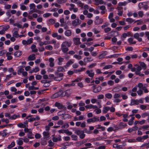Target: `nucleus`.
I'll list each match as a JSON object with an SVG mask.
<instances>
[{
	"instance_id": "nucleus-1",
	"label": "nucleus",
	"mask_w": 149,
	"mask_h": 149,
	"mask_svg": "<svg viewBox=\"0 0 149 149\" xmlns=\"http://www.w3.org/2000/svg\"><path fill=\"white\" fill-rule=\"evenodd\" d=\"M71 44V42L65 41L63 42L61 45V49L63 52L65 53L67 52L69 50L68 47H70Z\"/></svg>"
},
{
	"instance_id": "nucleus-2",
	"label": "nucleus",
	"mask_w": 149,
	"mask_h": 149,
	"mask_svg": "<svg viewBox=\"0 0 149 149\" xmlns=\"http://www.w3.org/2000/svg\"><path fill=\"white\" fill-rule=\"evenodd\" d=\"M144 34L145 33L143 32H141L139 33H136L134 35V37L138 41L141 42L142 41V38L139 37H143Z\"/></svg>"
},
{
	"instance_id": "nucleus-3",
	"label": "nucleus",
	"mask_w": 149,
	"mask_h": 149,
	"mask_svg": "<svg viewBox=\"0 0 149 149\" xmlns=\"http://www.w3.org/2000/svg\"><path fill=\"white\" fill-rule=\"evenodd\" d=\"M88 123H90L91 122L94 123L96 121H99V119L98 117H94L92 118H89L87 120Z\"/></svg>"
},
{
	"instance_id": "nucleus-4",
	"label": "nucleus",
	"mask_w": 149,
	"mask_h": 149,
	"mask_svg": "<svg viewBox=\"0 0 149 149\" xmlns=\"http://www.w3.org/2000/svg\"><path fill=\"white\" fill-rule=\"evenodd\" d=\"M81 23V21L79 19H76L72 22V24L73 26H76L79 25Z\"/></svg>"
},
{
	"instance_id": "nucleus-5",
	"label": "nucleus",
	"mask_w": 149,
	"mask_h": 149,
	"mask_svg": "<svg viewBox=\"0 0 149 149\" xmlns=\"http://www.w3.org/2000/svg\"><path fill=\"white\" fill-rule=\"evenodd\" d=\"M55 106L57 107L59 109H66V107L64 106L63 105L60 103L56 102L55 103Z\"/></svg>"
},
{
	"instance_id": "nucleus-6",
	"label": "nucleus",
	"mask_w": 149,
	"mask_h": 149,
	"mask_svg": "<svg viewBox=\"0 0 149 149\" xmlns=\"http://www.w3.org/2000/svg\"><path fill=\"white\" fill-rule=\"evenodd\" d=\"M93 71V70H87L86 71V73L88 75L89 77L93 78L95 74L94 72L92 73Z\"/></svg>"
},
{
	"instance_id": "nucleus-7",
	"label": "nucleus",
	"mask_w": 149,
	"mask_h": 149,
	"mask_svg": "<svg viewBox=\"0 0 149 149\" xmlns=\"http://www.w3.org/2000/svg\"><path fill=\"white\" fill-rule=\"evenodd\" d=\"M80 40V38H74L73 39L74 44L76 45H77L81 44V42Z\"/></svg>"
},
{
	"instance_id": "nucleus-8",
	"label": "nucleus",
	"mask_w": 149,
	"mask_h": 149,
	"mask_svg": "<svg viewBox=\"0 0 149 149\" xmlns=\"http://www.w3.org/2000/svg\"><path fill=\"white\" fill-rule=\"evenodd\" d=\"M139 104L138 100L132 99L131 100V102L130 105L132 106L134 105H138Z\"/></svg>"
},
{
	"instance_id": "nucleus-9",
	"label": "nucleus",
	"mask_w": 149,
	"mask_h": 149,
	"mask_svg": "<svg viewBox=\"0 0 149 149\" xmlns=\"http://www.w3.org/2000/svg\"><path fill=\"white\" fill-rule=\"evenodd\" d=\"M22 53L21 51L18 50L14 53V55L15 57H18L22 55Z\"/></svg>"
},
{
	"instance_id": "nucleus-10",
	"label": "nucleus",
	"mask_w": 149,
	"mask_h": 149,
	"mask_svg": "<svg viewBox=\"0 0 149 149\" xmlns=\"http://www.w3.org/2000/svg\"><path fill=\"white\" fill-rule=\"evenodd\" d=\"M107 52L106 51H103L102 53L100 54L98 56L99 58H103L104 56H106L107 54Z\"/></svg>"
},
{
	"instance_id": "nucleus-11",
	"label": "nucleus",
	"mask_w": 149,
	"mask_h": 149,
	"mask_svg": "<svg viewBox=\"0 0 149 149\" xmlns=\"http://www.w3.org/2000/svg\"><path fill=\"white\" fill-rule=\"evenodd\" d=\"M35 55L34 54H32L30 55L28 58L29 61L34 60L36 59Z\"/></svg>"
},
{
	"instance_id": "nucleus-12",
	"label": "nucleus",
	"mask_w": 149,
	"mask_h": 149,
	"mask_svg": "<svg viewBox=\"0 0 149 149\" xmlns=\"http://www.w3.org/2000/svg\"><path fill=\"white\" fill-rule=\"evenodd\" d=\"M102 89V87L101 86H98L96 87L95 89H93V92L95 93H98L100 92Z\"/></svg>"
},
{
	"instance_id": "nucleus-13",
	"label": "nucleus",
	"mask_w": 149,
	"mask_h": 149,
	"mask_svg": "<svg viewBox=\"0 0 149 149\" xmlns=\"http://www.w3.org/2000/svg\"><path fill=\"white\" fill-rule=\"evenodd\" d=\"M24 66H21L20 68L17 70V74L19 75L20 74V73H22L24 71V70L23 68Z\"/></svg>"
},
{
	"instance_id": "nucleus-14",
	"label": "nucleus",
	"mask_w": 149,
	"mask_h": 149,
	"mask_svg": "<svg viewBox=\"0 0 149 149\" xmlns=\"http://www.w3.org/2000/svg\"><path fill=\"white\" fill-rule=\"evenodd\" d=\"M20 116L19 114H18L17 115H16L15 114H14L13 116H11L9 118L11 120H14L16 119L17 117H20Z\"/></svg>"
},
{
	"instance_id": "nucleus-15",
	"label": "nucleus",
	"mask_w": 149,
	"mask_h": 149,
	"mask_svg": "<svg viewBox=\"0 0 149 149\" xmlns=\"http://www.w3.org/2000/svg\"><path fill=\"white\" fill-rule=\"evenodd\" d=\"M72 32L70 30H68L65 32V36H69L71 35Z\"/></svg>"
},
{
	"instance_id": "nucleus-16",
	"label": "nucleus",
	"mask_w": 149,
	"mask_h": 149,
	"mask_svg": "<svg viewBox=\"0 0 149 149\" xmlns=\"http://www.w3.org/2000/svg\"><path fill=\"white\" fill-rule=\"evenodd\" d=\"M110 109V108L109 107H106L103 108L102 110V112L104 113H106L107 111H109Z\"/></svg>"
},
{
	"instance_id": "nucleus-17",
	"label": "nucleus",
	"mask_w": 149,
	"mask_h": 149,
	"mask_svg": "<svg viewBox=\"0 0 149 149\" xmlns=\"http://www.w3.org/2000/svg\"><path fill=\"white\" fill-rule=\"evenodd\" d=\"M85 69V68L82 67L78 70H74V72L75 73H77L78 72L84 71Z\"/></svg>"
},
{
	"instance_id": "nucleus-18",
	"label": "nucleus",
	"mask_w": 149,
	"mask_h": 149,
	"mask_svg": "<svg viewBox=\"0 0 149 149\" xmlns=\"http://www.w3.org/2000/svg\"><path fill=\"white\" fill-rule=\"evenodd\" d=\"M139 63L140 64V66L142 67L144 70L146 69V65L145 63L143 62H139Z\"/></svg>"
},
{
	"instance_id": "nucleus-19",
	"label": "nucleus",
	"mask_w": 149,
	"mask_h": 149,
	"mask_svg": "<svg viewBox=\"0 0 149 149\" xmlns=\"http://www.w3.org/2000/svg\"><path fill=\"white\" fill-rule=\"evenodd\" d=\"M57 70L55 72V74L57 76H59V77H63V74L62 73L59 72Z\"/></svg>"
},
{
	"instance_id": "nucleus-20",
	"label": "nucleus",
	"mask_w": 149,
	"mask_h": 149,
	"mask_svg": "<svg viewBox=\"0 0 149 149\" xmlns=\"http://www.w3.org/2000/svg\"><path fill=\"white\" fill-rule=\"evenodd\" d=\"M27 137L29 139L33 138V134L31 131H29L27 134Z\"/></svg>"
},
{
	"instance_id": "nucleus-21",
	"label": "nucleus",
	"mask_w": 149,
	"mask_h": 149,
	"mask_svg": "<svg viewBox=\"0 0 149 149\" xmlns=\"http://www.w3.org/2000/svg\"><path fill=\"white\" fill-rule=\"evenodd\" d=\"M84 131L80 130H74V133L77 134V135H79L81 134V133H83Z\"/></svg>"
},
{
	"instance_id": "nucleus-22",
	"label": "nucleus",
	"mask_w": 149,
	"mask_h": 149,
	"mask_svg": "<svg viewBox=\"0 0 149 149\" xmlns=\"http://www.w3.org/2000/svg\"><path fill=\"white\" fill-rule=\"evenodd\" d=\"M11 53L10 52H7L6 54V56L7 57V59L8 60H10L13 58V57L11 56Z\"/></svg>"
},
{
	"instance_id": "nucleus-23",
	"label": "nucleus",
	"mask_w": 149,
	"mask_h": 149,
	"mask_svg": "<svg viewBox=\"0 0 149 149\" xmlns=\"http://www.w3.org/2000/svg\"><path fill=\"white\" fill-rule=\"evenodd\" d=\"M56 93L57 94V95H58V97H63V92L61 90H59L58 91L56 92Z\"/></svg>"
},
{
	"instance_id": "nucleus-24",
	"label": "nucleus",
	"mask_w": 149,
	"mask_h": 149,
	"mask_svg": "<svg viewBox=\"0 0 149 149\" xmlns=\"http://www.w3.org/2000/svg\"><path fill=\"white\" fill-rule=\"evenodd\" d=\"M13 36L16 38H17L19 36V35L17 30L15 31L14 32L13 34Z\"/></svg>"
},
{
	"instance_id": "nucleus-25",
	"label": "nucleus",
	"mask_w": 149,
	"mask_h": 149,
	"mask_svg": "<svg viewBox=\"0 0 149 149\" xmlns=\"http://www.w3.org/2000/svg\"><path fill=\"white\" fill-rule=\"evenodd\" d=\"M62 77H59V76H56L54 78V79L55 81H60L63 79Z\"/></svg>"
},
{
	"instance_id": "nucleus-26",
	"label": "nucleus",
	"mask_w": 149,
	"mask_h": 149,
	"mask_svg": "<svg viewBox=\"0 0 149 149\" xmlns=\"http://www.w3.org/2000/svg\"><path fill=\"white\" fill-rule=\"evenodd\" d=\"M17 126L20 128H24L26 127L25 125H24L21 123H20L17 124Z\"/></svg>"
},
{
	"instance_id": "nucleus-27",
	"label": "nucleus",
	"mask_w": 149,
	"mask_h": 149,
	"mask_svg": "<svg viewBox=\"0 0 149 149\" xmlns=\"http://www.w3.org/2000/svg\"><path fill=\"white\" fill-rule=\"evenodd\" d=\"M57 70L59 72H64L65 71V70L64 68L61 66L58 67Z\"/></svg>"
},
{
	"instance_id": "nucleus-28",
	"label": "nucleus",
	"mask_w": 149,
	"mask_h": 149,
	"mask_svg": "<svg viewBox=\"0 0 149 149\" xmlns=\"http://www.w3.org/2000/svg\"><path fill=\"white\" fill-rule=\"evenodd\" d=\"M15 142L13 141L10 145H8L7 148L10 149L15 146Z\"/></svg>"
},
{
	"instance_id": "nucleus-29",
	"label": "nucleus",
	"mask_w": 149,
	"mask_h": 149,
	"mask_svg": "<svg viewBox=\"0 0 149 149\" xmlns=\"http://www.w3.org/2000/svg\"><path fill=\"white\" fill-rule=\"evenodd\" d=\"M113 91L115 92H119L121 91V90H120V89L119 87L118 86H117L114 88L113 89Z\"/></svg>"
},
{
	"instance_id": "nucleus-30",
	"label": "nucleus",
	"mask_w": 149,
	"mask_h": 149,
	"mask_svg": "<svg viewBox=\"0 0 149 149\" xmlns=\"http://www.w3.org/2000/svg\"><path fill=\"white\" fill-rule=\"evenodd\" d=\"M39 89L38 87H35L33 86H29V90H38Z\"/></svg>"
},
{
	"instance_id": "nucleus-31",
	"label": "nucleus",
	"mask_w": 149,
	"mask_h": 149,
	"mask_svg": "<svg viewBox=\"0 0 149 149\" xmlns=\"http://www.w3.org/2000/svg\"><path fill=\"white\" fill-rule=\"evenodd\" d=\"M106 97L108 99H111L112 96V95L110 93H108L105 95Z\"/></svg>"
},
{
	"instance_id": "nucleus-32",
	"label": "nucleus",
	"mask_w": 149,
	"mask_h": 149,
	"mask_svg": "<svg viewBox=\"0 0 149 149\" xmlns=\"http://www.w3.org/2000/svg\"><path fill=\"white\" fill-rule=\"evenodd\" d=\"M63 117L64 119H65L67 118H71V115L69 114H65L63 116Z\"/></svg>"
},
{
	"instance_id": "nucleus-33",
	"label": "nucleus",
	"mask_w": 149,
	"mask_h": 149,
	"mask_svg": "<svg viewBox=\"0 0 149 149\" xmlns=\"http://www.w3.org/2000/svg\"><path fill=\"white\" fill-rule=\"evenodd\" d=\"M71 137L72 139V140L75 141L77 140V136L75 135L72 134L71 135Z\"/></svg>"
},
{
	"instance_id": "nucleus-34",
	"label": "nucleus",
	"mask_w": 149,
	"mask_h": 149,
	"mask_svg": "<svg viewBox=\"0 0 149 149\" xmlns=\"http://www.w3.org/2000/svg\"><path fill=\"white\" fill-rule=\"evenodd\" d=\"M69 126V125L67 123H65L64 125L61 126V128L62 129H65L68 128Z\"/></svg>"
},
{
	"instance_id": "nucleus-35",
	"label": "nucleus",
	"mask_w": 149,
	"mask_h": 149,
	"mask_svg": "<svg viewBox=\"0 0 149 149\" xmlns=\"http://www.w3.org/2000/svg\"><path fill=\"white\" fill-rule=\"evenodd\" d=\"M145 2H141L138 5V6L140 9H141V8H143V6L144 5Z\"/></svg>"
},
{
	"instance_id": "nucleus-36",
	"label": "nucleus",
	"mask_w": 149,
	"mask_h": 149,
	"mask_svg": "<svg viewBox=\"0 0 149 149\" xmlns=\"http://www.w3.org/2000/svg\"><path fill=\"white\" fill-rule=\"evenodd\" d=\"M45 48L47 50H51L53 49V47L51 45H48L45 46Z\"/></svg>"
},
{
	"instance_id": "nucleus-37",
	"label": "nucleus",
	"mask_w": 149,
	"mask_h": 149,
	"mask_svg": "<svg viewBox=\"0 0 149 149\" xmlns=\"http://www.w3.org/2000/svg\"><path fill=\"white\" fill-rule=\"evenodd\" d=\"M119 126L122 127V128H124L127 126V125L126 124L121 122L119 123Z\"/></svg>"
},
{
	"instance_id": "nucleus-38",
	"label": "nucleus",
	"mask_w": 149,
	"mask_h": 149,
	"mask_svg": "<svg viewBox=\"0 0 149 149\" xmlns=\"http://www.w3.org/2000/svg\"><path fill=\"white\" fill-rule=\"evenodd\" d=\"M29 7L30 10L33 9L35 8L36 6L34 3H33L30 4Z\"/></svg>"
},
{
	"instance_id": "nucleus-39",
	"label": "nucleus",
	"mask_w": 149,
	"mask_h": 149,
	"mask_svg": "<svg viewBox=\"0 0 149 149\" xmlns=\"http://www.w3.org/2000/svg\"><path fill=\"white\" fill-rule=\"evenodd\" d=\"M113 66L111 65H107L104 67L103 69H108L110 68H112Z\"/></svg>"
},
{
	"instance_id": "nucleus-40",
	"label": "nucleus",
	"mask_w": 149,
	"mask_h": 149,
	"mask_svg": "<svg viewBox=\"0 0 149 149\" xmlns=\"http://www.w3.org/2000/svg\"><path fill=\"white\" fill-rule=\"evenodd\" d=\"M126 21L131 23L134 21V20L131 18H128L126 19Z\"/></svg>"
},
{
	"instance_id": "nucleus-41",
	"label": "nucleus",
	"mask_w": 149,
	"mask_h": 149,
	"mask_svg": "<svg viewBox=\"0 0 149 149\" xmlns=\"http://www.w3.org/2000/svg\"><path fill=\"white\" fill-rule=\"evenodd\" d=\"M82 145V144L81 141L77 142L75 143V145L77 147L80 146Z\"/></svg>"
},
{
	"instance_id": "nucleus-42",
	"label": "nucleus",
	"mask_w": 149,
	"mask_h": 149,
	"mask_svg": "<svg viewBox=\"0 0 149 149\" xmlns=\"http://www.w3.org/2000/svg\"><path fill=\"white\" fill-rule=\"evenodd\" d=\"M113 146V148H117L118 149H120L122 148L121 146L118 145L117 144H114Z\"/></svg>"
},
{
	"instance_id": "nucleus-43",
	"label": "nucleus",
	"mask_w": 149,
	"mask_h": 149,
	"mask_svg": "<svg viewBox=\"0 0 149 149\" xmlns=\"http://www.w3.org/2000/svg\"><path fill=\"white\" fill-rule=\"evenodd\" d=\"M33 39L32 38H30L28 39L27 41V45H29L33 42Z\"/></svg>"
},
{
	"instance_id": "nucleus-44",
	"label": "nucleus",
	"mask_w": 149,
	"mask_h": 149,
	"mask_svg": "<svg viewBox=\"0 0 149 149\" xmlns=\"http://www.w3.org/2000/svg\"><path fill=\"white\" fill-rule=\"evenodd\" d=\"M50 81H48L45 84H44L43 86L45 87H49L50 85Z\"/></svg>"
},
{
	"instance_id": "nucleus-45",
	"label": "nucleus",
	"mask_w": 149,
	"mask_h": 149,
	"mask_svg": "<svg viewBox=\"0 0 149 149\" xmlns=\"http://www.w3.org/2000/svg\"><path fill=\"white\" fill-rule=\"evenodd\" d=\"M65 133L66 134L68 135H71L72 134V132H71L69 131L68 129L65 130Z\"/></svg>"
},
{
	"instance_id": "nucleus-46",
	"label": "nucleus",
	"mask_w": 149,
	"mask_h": 149,
	"mask_svg": "<svg viewBox=\"0 0 149 149\" xmlns=\"http://www.w3.org/2000/svg\"><path fill=\"white\" fill-rule=\"evenodd\" d=\"M73 63V62L71 60H69L66 64V66L69 67L70 65Z\"/></svg>"
},
{
	"instance_id": "nucleus-47",
	"label": "nucleus",
	"mask_w": 149,
	"mask_h": 149,
	"mask_svg": "<svg viewBox=\"0 0 149 149\" xmlns=\"http://www.w3.org/2000/svg\"><path fill=\"white\" fill-rule=\"evenodd\" d=\"M85 136V134H84V131L83 132V133H81V134L79 135V137L81 139H83Z\"/></svg>"
},
{
	"instance_id": "nucleus-48",
	"label": "nucleus",
	"mask_w": 149,
	"mask_h": 149,
	"mask_svg": "<svg viewBox=\"0 0 149 149\" xmlns=\"http://www.w3.org/2000/svg\"><path fill=\"white\" fill-rule=\"evenodd\" d=\"M13 25L14 26H17L19 28H22V26L18 23H15Z\"/></svg>"
},
{
	"instance_id": "nucleus-49",
	"label": "nucleus",
	"mask_w": 149,
	"mask_h": 149,
	"mask_svg": "<svg viewBox=\"0 0 149 149\" xmlns=\"http://www.w3.org/2000/svg\"><path fill=\"white\" fill-rule=\"evenodd\" d=\"M74 58H77L78 60H80L81 59V56H78L77 54L74 55Z\"/></svg>"
},
{
	"instance_id": "nucleus-50",
	"label": "nucleus",
	"mask_w": 149,
	"mask_h": 149,
	"mask_svg": "<svg viewBox=\"0 0 149 149\" xmlns=\"http://www.w3.org/2000/svg\"><path fill=\"white\" fill-rule=\"evenodd\" d=\"M13 76L11 75V74H10L9 75H7L6 76V79H5V80L6 81L8 80L10 78H11Z\"/></svg>"
},
{
	"instance_id": "nucleus-51",
	"label": "nucleus",
	"mask_w": 149,
	"mask_h": 149,
	"mask_svg": "<svg viewBox=\"0 0 149 149\" xmlns=\"http://www.w3.org/2000/svg\"><path fill=\"white\" fill-rule=\"evenodd\" d=\"M67 0H57V2L59 4H61L64 3Z\"/></svg>"
},
{
	"instance_id": "nucleus-52",
	"label": "nucleus",
	"mask_w": 149,
	"mask_h": 149,
	"mask_svg": "<svg viewBox=\"0 0 149 149\" xmlns=\"http://www.w3.org/2000/svg\"><path fill=\"white\" fill-rule=\"evenodd\" d=\"M42 76L40 74H37L36 76V78L37 80H40L42 79Z\"/></svg>"
},
{
	"instance_id": "nucleus-53",
	"label": "nucleus",
	"mask_w": 149,
	"mask_h": 149,
	"mask_svg": "<svg viewBox=\"0 0 149 149\" xmlns=\"http://www.w3.org/2000/svg\"><path fill=\"white\" fill-rule=\"evenodd\" d=\"M59 97L57 95V94L56 93L54 94L52 96V98L53 99H55Z\"/></svg>"
},
{
	"instance_id": "nucleus-54",
	"label": "nucleus",
	"mask_w": 149,
	"mask_h": 149,
	"mask_svg": "<svg viewBox=\"0 0 149 149\" xmlns=\"http://www.w3.org/2000/svg\"><path fill=\"white\" fill-rule=\"evenodd\" d=\"M51 15V14L49 13H47L43 15V17H47Z\"/></svg>"
},
{
	"instance_id": "nucleus-55",
	"label": "nucleus",
	"mask_w": 149,
	"mask_h": 149,
	"mask_svg": "<svg viewBox=\"0 0 149 149\" xmlns=\"http://www.w3.org/2000/svg\"><path fill=\"white\" fill-rule=\"evenodd\" d=\"M109 25V22H106L104 23V24L102 26V28H104L106 26H107Z\"/></svg>"
},
{
	"instance_id": "nucleus-56",
	"label": "nucleus",
	"mask_w": 149,
	"mask_h": 149,
	"mask_svg": "<svg viewBox=\"0 0 149 149\" xmlns=\"http://www.w3.org/2000/svg\"><path fill=\"white\" fill-rule=\"evenodd\" d=\"M111 30V28L109 27H107V28H105L104 29V31L105 33H107L109 31H110Z\"/></svg>"
},
{
	"instance_id": "nucleus-57",
	"label": "nucleus",
	"mask_w": 149,
	"mask_h": 149,
	"mask_svg": "<svg viewBox=\"0 0 149 149\" xmlns=\"http://www.w3.org/2000/svg\"><path fill=\"white\" fill-rule=\"evenodd\" d=\"M136 67L137 66L136 68V70L138 71H140L142 69V68L140 66H138L137 65H135Z\"/></svg>"
},
{
	"instance_id": "nucleus-58",
	"label": "nucleus",
	"mask_w": 149,
	"mask_h": 149,
	"mask_svg": "<svg viewBox=\"0 0 149 149\" xmlns=\"http://www.w3.org/2000/svg\"><path fill=\"white\" fill-rule=\"evenodd\" d=\"M136 140L139 141L143 142V140L142 137H139L136 138Z\"/></svg>"
},
{
	"instance_id": "nucleus-59",
	"label": "nucleus",
	"mask_w": 149,
	"mask_h": 149,
	"mask_svg": "<svg viewBox=\"0 0 149 149\" xmlns=\"http://www.w3.org/2000/svg\"><path fill=\"white\" fill-rule=\"evenodd\" d=\"M17 144L19 146L22 145L23 144V142L21 140H18L17 141Z\"/></svg>"
},
{
	"instance_id": "nucleus-60",
	"label": "nucleus",
	"mask_w": 149,
	"mask_h": 149,
	"mask_svg": "<svg viewBox=\"0 0 149 149\" xmlns=\"http://www.w3.org/2000/svg\"><path fill=\"white\" fill-rule=\"evenodd\" d=\"M35 136V138L37 139H39L41 137V135L40 134H38V133L36 134Z\"/></svg>"
},
{
	"instance_id": "nucleus-61",
	"label": "nucleus",
	"mask_w": 149,
	"mask_h": 149,
	"mask_svg": "<svg viewBox=\"0 0 149 149\" xmlns=\"http://www.w3.org/2000/svg\"><path fill=\"white\" fill-rule=\"evenodd\" d=\"M96 65V63H93L89 65L88 66V67L89 68H92L93 67L95 66Z\"/></svg>"
},
{
	"instance_id": "nucleus-62",
	"label": "nucleus",
	"mask_w": 149,
	"mask_h": 149,
	"mask_svg": "<svg viewBox=\"0 0 149 149\" xmlns=\"http://www.w3.org/2000/svg\"><path fill=\"white\" fill-rule=\"evenodd\" d=\"M147 29V26L146 25H143L141 27V29L142 30H144Z\"/></svg>"
},
{
	"instance_id": "nucleus-63",
	"label": "nucleus",
	"mask_w": 149,
	"mask_h": 149,
	"mask_svg": "<svg viewBox=\"0 0 149 149\" xmlns=\"http://www.w3.org/2000/svg\"><path fill=\"white\" fill-rule=\"evenodd\" d=\"M148 116V114L147 113L145 112L143 113L141 115V116L143 118H144L146 116Z\"/></svg>"
},
{
	"instance_id": "nucleus-64",
	"label": "nucleus",
	"mask_w": 149,
	"mask_h": 149,
	"mask_svg": "<svg viewBox=\"0 0 149 149\" xmlns=\"http://www.w3.org/2000/svg\"><path fill=\"white\" fill-rule=\"evenodd\" d=\"M146 36L147 38L149 40V32L146 31L145 33Z\"/></svg>"
}]
</instances>
